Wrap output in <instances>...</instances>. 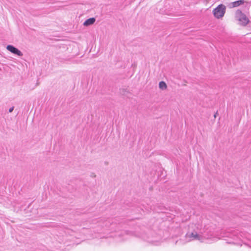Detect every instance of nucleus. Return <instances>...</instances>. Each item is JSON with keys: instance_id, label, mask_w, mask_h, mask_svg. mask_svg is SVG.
Listing matches in <instances>:
<instances>
[{"instance_id": "obj_1", "label": "nucleus", "mask_w": 251, "mask_h": 251, "mask_svg": "<svg viewBox=\"0 0 251 251\" xmlns=\"http://www.w3.org/2000/svg\"><path fill=\"white\" fill-rule=\"evenodd\" d=\"M226 7L223 4H220L213 10L214 17L217 19L222 18L226 13Z\"/></svg>"}, {"instance_id": "obj_2", "label": "nucleus", "mask_w": 251, "mask_h": 251, "mask_svg": "<svg viewBox=\"0 0 251 251\" xmlns=\"http://www.w3.org/2000/svg\"><path fill=\"white\" fill-rule=\"evenodd\" d=\"M236 18L241 22L242 25L245 26L250 22L249 19L241 10L238 9L235 13Z\"/></svg>"}, {"instance_id": "obj_3", "label": "nucleus", "mask_w": 251, "mask_h": 251, "mask_svg": "<svg viewBox=\"0 0 251 251\" xmlns=\"http://www.w3.org/2000/svg\"><path fill=\"white\" fill-rule=\"evenodd\" d=\"M6 49L11 53L17 55L19 56H23V53L17 48L11 45H8L6 46Z\"/></svg>"}, {"instance_id": "obj_4", "label": "nucleus", "mask_w": 251, "mask_h": 251, "mask_svg": "<svg viewBox=\"0 0 251 251\" xmlns=\"http://www.w3.org/2000/svg\"><path fill=\"white\" fill-rule=\"evenodd\" d=\"M186 237L189 238L190 239L188 240V241H190L192 240H201L202 238V237L201 235L198 234L196 232H192L191 233H187L186 235Z\"/></svg>"}, {"instance_id": "obj_5", "label": "nucleus", "mask_w": 251, "mask_h": 251, "mask_svg": "<svg viewBox=\"0 0 251 251\" xmlns=\"http://www.w3.org/2000/svg\"><path fill=\"white\" fill-rule=\"evenodd\" d=\"M244 0H238L230 3L229 5V6L230 8L237 7L240 5L244 4Z\"/></svg>"}, {"instance_id": "obj_6", "label": "nucleus", "mask_w": 251, "mask_h": 251, "mask_svg": "<svg viewBox=\"0 0 251 251\" xmlns=\"http://www.w3.org/2000/svg\"><path fill=\"white\" fill-rule=\"evenodd\" d=\"M96 21V19L94 17L87 19L83 23V25L85 26H88L92 25Z\"/></svg>"}, {"instance_id": "obj_7", "label": "nucleus", "mask_w": 251, "mask_h": 251, "mask_svg": "<svg viewBox=\"0 0 251 251\" xmlns=\"http://www.w3.org/2000/svg\"><path fill=\"white\" fill-rule=\"evenodd\" d=\"M159 87L160 89L165 90L167 89V86L164 81H161L159 83Z\"/></svg>"}, {"instance_id": "obj_8", "label": "nucleus", "mask_w": 251, "mask_h": 251, "mask_svg": "<svg viewBox=\"0 0 251 251\" xmlns=\"http://www.w3.org/2000/svg\"><path fill=\"white\" fill-rule=\"evenodd\" d=\"M156 241H157L156 240H152V239H149L148 240V242L155 244V245H156V244L155 243Z\"/></svg>"}, {"instance_id": "obj_9", "label": "nucleus", "mask_w": 251, "mask_h": 251, "mask_svg": "<svg viewBox=\"0 0 251 251\" xmlns=\"http://www.w3.org/2000/svg\"><path fill=\"white\" fill-rule=\"evenodd\" d=\"M14 108V106H12L11 107H10L9 109V112H10V113L12 112L13 111Z\"/></svg>"}, {"instance_id": "obj_10", "label": "nucleus", "mask_w": 251, "mask_h": 251, "mask_svg": "<svg viewBox=\"0 0 251 251\" xmlns=\"http://www.w3.org/2000/svg\"><path fill=\"white\" fill-rule=\"evenodd\" d=\"M124 232H125V233H126V234H131V233L130 232L128 231H124Z\"/></svg>"}, {"instance_id": "obj_11", "label": "nucleus", "mask_w": 251, "mask_h": 251, "mask_svg": "<svg viewBox=\"0 0 251 251\" xmlns=\"http://www.w3.org/2000/svg\"><path fill=\"white\" fill-rule=\"evenodd\" d=\"M217 114V112L214 115L215 118L216 117V114Z\"/></svg>"}]
</instances>
